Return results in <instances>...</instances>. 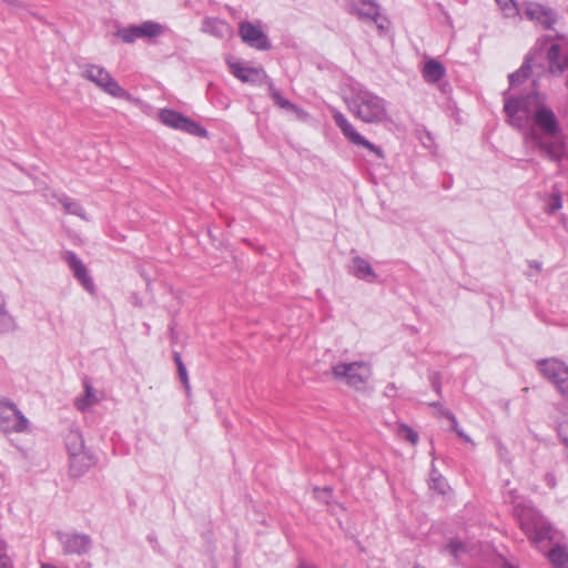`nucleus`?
I'll list each match as a JSON object with an SVG mask.
<instances>
[{"label": "nucleus", "instance_id": "nucleus-1", "mask_svg": "<svg viewBox=\"0 0 568 568\" xmlns=\"http://www.w3.org/2000/svg\"><path fill=\"white\" fill-rule=\"evenodd\" d=\"M531 71L530 59L527 58L519 70L509 74V91L504 93V110L510 125L523 131L525 140L542 150L552 160H559L564 154L561 141L545 142L537 132L538 128L545 135L555 138L559 132V122L554 111L547 105V97L537 91L525 95L510 93L520 85Z\"/></svg>", "mask_w": 568, "mask_h": 568}, {"label": "nucleus", "instance_id": "nucleus-2", "mask_svg": "<svg viewBox=\"0 0 568 568\" xmlns=\"http://www.w3.org/2000/svg\"><path fill=\"white\" fill-rule=\"evenodd\" d=\"M503 496L506 503L514 505V514L531 545L545 551L552 539V528L547 519L532 507L529 500L517 495L516 488L510 487L509 483L503 488Z\"/></svg>", "mask_w": 568, "mask_h": 568}, {"label": "nucleus", "instance_id": "nucleus-3", "mask_svg": "<svg viewBox=\"0 0 568 568\" xmlns=\"http://www.w3.org/2000/svg\"><path fill=\"white\" fill-rule=\"evenodd\" d=\"M344 101L348 111L364 123L390 121L387 101L359 83H351L344 89Z\"/></svg>", "mask_w": 568, "mask_h": 568}, {"label": "nucleus", "instance_id": "nucleus-4", "mask_svg": "<svg viewBox=\"0 0 568 568\" xmlns=\"http://www.w3.org/2000/svg\"><path fill=\"white\" fill-rule=\"evenodd\" d=\"M81 73L84 79L94 83L104 93L129 102L134 101V98L125 89H123L111 75V73L102 65L87 63L82 67Z\"/></svg>", "mask_w": 568, "mask_h": 568}, {"label": "nucleus", "instance_id": "nucleus-5", "mask_svg": "<svg viewBox=\"0 0 568 568\" xmlns=\"http://www.w3.org/2000/svg\"><path fill=\"white\" fill-rule=\"evenodd\" d=\"M333 375L351 387L362 388L372 376V366L364 361L338 363L333 366Z\"/></svg>", "mask_w": 568, "mask_h": 568}, {"label": "nucleus", "instance_id": "nucleus-6", "mask_svg": "<svg viewBox=\"0 0 568 568\" xmlns=\"http://www.w3.org/2000/svg\"><path fill=\"white\" fill-rule=\"evenodd\" d=\"M169 31V27L153 20H145L141 23L130 24L118 31V37L124 43H133L136 40L154 41L163 37Z\"/></svg>", "mask_w": 568, "mask_h": 568}, {"label": "nucleus", "instance_id": "nucleus-7", "mask_svg": "<svg viewBox=\"0 0 568 568\" xmlns=\"http://www.w3.org/2000/svg\"><path fill=\"white\" fill-rule=\"evenodd\" d=\"M0 429L6 434L29 433L30 423L13 403L0 402Z\"/></svg>", "mask_w": 568, "mask_h": 568}, {"label": "nucleus", "instance_id": "nucleus-8", "mask_svg": "<svg viewBox=\"0 0 568 568\" xmlns=\"http://www.w3.org/2000/svg\"><path fill=\"white\" fill-rule=\"evenodd\" d=\"M159 120L164 125L174 130H180L195 136L204 138L207 135V131L202 125L171 109L161 110L159 112Z\"/></svg>", "mask_w": 568, "mask_h": 568}, {"label": "nucleus", "instance_id": "nucleus-9", "mask_svg": "<svg viewBox=\"0 0 568 568\" xmlns=\"http://www.w3.org/2000/svg\"><path fill=\"white\" fill-rule=\"evenodd\" d=\"M539 372L549 379L568 398V367L556 358L544 359L538 363Z\"/></svg>", "mask_w": 568, "mask_h": 568}, {"label": "nucleus", "instance_id": "nucleus-10", "mask_svg": "<svg viewBox=\"0 0 568 568\" xmlns=\"http://www.w3.org/2000/svg\"><path fill=\"white\" fill-rule=\"evenodd\" d=\"M519 9L520 14L518 17L526 18L545 29H551L557 21L556 13L552 9L536 1H524L519 6Z\"/></svg>", "mask_w": 568, "mask_h": 568}, {"label": "nucleus", "instance_id": "nucleus-11", "mask_svg": "<svg viewBox=\"0 0 568 568\" xmlns=\"http://www.w3.org/2000/svg\"><path fill=\"white\" fill-rule=\"evenodd\" d=\"M333 119L346 140H348L354 145L367 149L368 151H371L372 153L376 154L379 158L383 156V151L381 150V148L373 144L367 139H365L359 132H357L355 126L351 123V121H348V119L342 112L334 110Z\"/></svg>", "mask_w": 568, "mask_h": 568}, {"label": "nucleus", "instance_id": "nucleus-12", "mask_svg": "<svg viewBox=\"0 0 568 568\" xmlns=\"http://www.w3.org/2000/svg\"><path fill=\"white\" fill-rule=\"evenodd\" d=\"M239 34L244 43L256 50L271 49V42L263 30L261 22L243 21L239 26Z\"/></svg>", "mask_w": 568, "mask_h": 568}, {"label": "nucleus", "instance_id": "nucleus-13", "mask_svg": "<svg viewBox=\"0 0 568 568\" xmlns=\"http://www.w3.org/2000/svg\"><path fill=\"white\" fill-rule=\"evenodd\" d=\"M230 72L244 83H260L266 78L262 68L251 67L246 62L236 60L232 57L226 59Z\"/></svg>", "mask_w": 568, "mask_h": 568}, {"label": "nucleus", "instance_id": "nucleus-14", "mask_svg": "<svg viewBox=\"0 0 568 568\" xmlns=\"http://www.w3.org/2000/svg\"><path fill=\"white\" fill-rule=\"evenodd\" d=\"M63 260L68 264L71 270L74 278L79 282V284L90 294H95V285L90 275L88 267L73 252H65L63 255Z\"/></svg>", "mask_w": 568, "mask_h": 568}, {"label": "nucleus", "instance_id": "nucleus-15", "mask_svg": "<svg viewBox=\"0 0 568 568\" xmlns=\"http://www.w3.org/2000/svg\"><path fill=\"white\" fill-rule=\"evenodd\" d=\"M59 539L65 554L83 555L91 548V540L87 535L77 532L61 534Z\"/></svg>", "mask_w": 568, "mask_h": 568}, {"label": "nucleus", "instance_id": "nucleus-16", "mask_svg": "<svg viewBox=\"0 0 568 568\" xmlns=\"http://www.w3.org/2000/svg\"><path fill=\"white\" fill-rule=\"evenodd\" d=\"M362 7L356 9V13L361 19L368 20L375 23L381 32L388 29V20L379 12L378 6L374 0H361Z\"/></svg>", "mask_w": 568, "mask_h": 568}, {"label": "nucleus", "instance_id": "nucleus-17", "mask_svg": "<svg viewBox=\"0 0 568 568\" xmlns=\"http://www.w3.org/2000/svg\"><path fill=\"white\" fill-rule=\"evenodd\" d=\"M69 460L72 476H81L88 469L97 465L98 457L92 450L85 448L79 453H73V455L69 457Z\"/></svg>", "mask_w": 568, "mask_h": 568}, {"label": "nucleus", "instance_id": "nucleus-18", "mask_svg": "<svg viewBox=\"0 0 568 568\" xmlns=\"http://www.w3.org/2000/svg\"><path fill=\"white\" fill-rule=\"evenodd\" d=\"M349 273L354 277L367 283H374L377 281V274L369 261L358 255L352 258Z\"/></svg>", "mask_w": 568, "mask_h": 568}, {"label": "nucleus", "instance_id": "nucleus-19", "mask_svg": "<svg viewBox=\"0 0 568 568\" xmlns=\"http://www.w3.org/2000/svg\"><path fill=\"white\" fill-rule=\"evenodd\" d=\"M201 30L217 39H231L233 37L232 27L224 20L217 18H205L202 22Z\"/></svg>", "mask_w": 568, "mask_h": 568}, {"label": "nucleus", "instance_id": "nucleus-20", "mask_svg": "<svg viewBox=\"0 0 568 568\" xmlns=\"http://www.w3.org/2000/svg\"><path fill=\"white\" fill-rule=\"evenodd\" d=\"M84 393L74 399V406L82 413L90 412L102 399L101 394L93 388L88 379L83 381Z\"/></svg>", "mask_w": 568, "mask_h": 568}, {"label": "nucleus", "instance_id": "nucleus-21", "mask_svg": "<svg viewBox=\"0 0 568 568\" xmlns=\"http://www.w3.org/2000/svg\"><path fill=\"white\" fill-rule=\"evenodd\" d=\"M420 72L426 83L434 84L445 77L446 68L438 60L430 58L425 61Z\"/></svg>", "mask_w": 568, "mask_h": 568}, {"label": "nucleus", "instance_id": "nucleus-22", "mask_svg": "<svg viewBox=\"0 0 568 568\" xmlns=\"http://www.w3.org/2000/svg\"><path fill=\"white\" fill-rule=\"evenodd\" d=\"M447 551L457 560L463 561L464 556L469 554L476 556L479 554L476 546L469 544H463L458 540H452L447 546Z\"/></svg>", "mask_w": 568, "mask_h": 568}, {"label": "nucleus", "instance_id": "nucleus-23", "mask_svg": "<svg viewBox=\"0 0 568 568\" xmlns=\"http://www.w3.org/2000/svg\"><path fill=\"white\" fill-rule=\"evenodd\" d=\"M547 557L554 568H568V547L556 545L548 552Z\"/></svg>", "mask_w": 568, "mask_h": 568}, {"label": "nucleus", "instance_id": "nucleus-24", "mask_svg": "<svg viewBox=\"0 0 568 568\" xmlns=\"http://www.w3.org/2000/svg\"><path fill=\"white\" fill-rule=\"evenodd\" d=\"M547 59L549 61V71L554 74H560L566 69L565 61L560 62V45L554 43L547 50Z\"/></svg>", "mask_w": 568, "mask_h": 568}, {"label": "nucleus", "instance_id": "nucleus-25", "mask_svg": "<svg viewBox=\"0 0 568 568\" xmlns=\"http://www.w3.org/2000/svg\"><path fill=\"white\" fill-rule=\"evenodd\" d=\"M65 446L69 454V457L73 455V453H79L85 449L84 440L82 434L79 430H71L65 438Z\"/></svg>", "mask_w": 568, "mask_h": 568}, {"label": "nucleus", "instance_id": "nucleus-26", "mask_svg": "<svg viewBox=\"0 0 568 568\" xmlns=\"http://www.w3.org/2000/svg\"><path fill=\"white\" fill-rule=\"evenodd\" d=\"M429 487L440 495H445L449 489L446 479L435 468L430 471Z\"/></svg>", "mask_w": 568, "mask_h": 568}, {"label": "nucleus", "instance_id": "nucleus-27", "mask_svg": "<svg viewBox=\"0 0 568 568\" xmlns=\"http://www.w3.org/2000/svg\"><path fill=\"white\" fill-rule=\"evenodd\" d=\"M271 95L274 100V102L286 110L293 111L297 114L298 118H303L305 115V112L301 110L295 104L291 103L288 100L284 99L278 91H276L274 88L271 87Z\"/></svg>", "mask_w": 568, "mask_h": 568}, {"label": "nucleus", "instance_id": "nucleus-28", "mask_svg": "<svg viewBox=\"0 0 568 568\" xmlns=\"http://www.w3.org/2000/svg\"><path fill=\"white\" fill-rule=\"evenodd\" d=\"M16 321L6 310V304L0 305V333H10L16 329Z\"/></svg>", "mask_w": 568, "mask_h": 568}, {"label": "nucleus", "instance_id": "nucleus-29", "mask_svg": "<svg viewBox=\"0 0 568 568\" xmlns=\"http://www.w3.org/2000/svg\"><path fill=\"white\" fill-rule=\"evenodd\" d=\"M506 18H514L520 14L519 4L515 0H495Z\"/></svg>", "mask_w": 568, "mask_h": 568}, {"label": "nucleus", "instance_id": "nucleus-30", "mask_svg": "<svg viewBox=\"0 0 568 568\" xmlns=\"http://www.w3.org/2000/svg\"><path fill=\"white\" fill-rule=\"evenodd\" d=\"M63 209L70 213V214H74L77 216H80L82 219H87L85 217V213H84V209L81 206V204L68 196H64L60 200Z\"/></svg>", "mask_w": 568, "mask_h": 568}, {"label": "nucleus", "instance_id": "nucleus-31", "mask_svg": "<svg viewBox=\"0 0 568 568\" xmlns=\"http://www.w3.org/2000/svg\"><path fill=\"white\" fill-rule=\"evenodd\" d=\"M440 413L450 420L453 429L462 439H464L467 443L471 442L469 436L462 428L458 427L456 417L450 412L442 409Z\"/></svg>", "mask_w": 568, "mask_h": 568}, {"label": "nucleus", "instance_id": "nucleus-32", "mask_svg": "<svg viewBox=\"0 0 568 568\" xmlns=\"http://www.w3.org/2000/svg\"><path fill=\"white\" fill-rule=\"evenodd\" d=\"M556 428L560 442L568 448V419L558 422Z\"/></svg>", "mask_w": 568, "mask_h": 568}, {"label": "nucleus", "instance_id": "nucleus-33", "mask_svg": "<svg viewBox=\"0 0 568 568\" xmlns=\"http://www.w3.org/2000/svg\"><path fill=\"white\" fill-rule=\"evenodd\" d=\"M400 435L408 439L413 445L417 444L418 435L408 426H400Z\"/></svg>", "mask_w": 568, "mask_h": 568}, {"label": "nucleus", "instance_id": "nucleus-34", "mask_svg": "<svg viewBox=\"0 0 568 568\" xmlns=\"http://www.w3.org/2000/svg\"><path fill=\"white\" fill-rule=\"evenodd\" d=\"M314 495L318 500L328 504V500L331 497V488H328V487L315 488Z\"/></svg>", "mask_w": 568, "mask_h": 568}, {"label": "nucleus", "instance_id": "nucleus-35", "mask_svg": "<svg viewBox=\"0 0 568 568\" xmlns=\"http://www.w3.org/2000/svg\"><path fill=\"white\" fill-rule=\"evenodd\" d=\"M176 364H178V371H179V375H180L181 381L183 382L185 387H189V379H187L186 368L184 367V365H183L182 361L180 359L179 355H176Z\"/></svg>", "mask_w": 568, "mask_h": 568}, {"label": "nucleus", "instance_id": "nucleus-36", "mask_svg": "<svg viewBox=\"0 0 568 568\" xmlns=\"http://www.w3.org/2000/svg\"><path fill=\"white\" fill-rule=\"evenodd\" d=\"M545 483L546 485L549 487V488H555L556 487V484H557V480H556V477L554 474H546L545 475Z\"/></svg>", "mask_w": 568, "mask_h": 568}, {"label": "nucleus", "instance_id": "nucleus-37", "mask_svg": "<svg viewBox=\"0 0 568 568\" xmlns=\"http://www.w3.org/2000/svg\"><path fill=\"white\" fill-rule=\"evenodd\" d=\"M0 568H8L7 559L1 556H0Z\"/></svg>", "mask_w": 568, "mask_h": 568}, {"label": "nucleus", "instance_id": "nucleus-38", "mask_svg": "<svg viewBox=\"0 0 568 568\" xmlns=\"http://www.w3.org/2000/svg\"><path fill=\"white\" fill-rule=\"evenodd\" d=\"M561 207V202L559 199H556V201L554 202V209H560Z\"/></svg>", "mask_w": 568, "mask_h": 568}, {"label": "nucleus", "instance_id": "nucleus-39", "mask_svg": "<svg viewBox=\"0 0 568 568\" xmlns=\"http://www.w3.org/2000/svg\"><path fill=\"white\" fill-rule=\"evenodd\" d=\"M395 389L394 385H388L386 387V393L389 394L390 392H393Z\"/></svg>", "mask_w": 568, "mask_h": 568}, {"label": "nucleus", "instance_id": "nucleus-40", "mask_svg": "<svg viewBox=\"0 0 568 568\" xmlns=\"http://www.w3.org/2000/svg\"><path fill=\"white\" fill-rule=\"evenodd\" d=\"M1 304H6V301L3 294L0 292V305Z\"/></svg>", "mask_w": 568, "mask_h": 568}, {"label": "nucleus", "instance_id": "nucleus-41", "mask_svg": "<svg viewBox=\"0 0 568 568\" xmlns=\"http://www.w3.org/2000/svg\"><path fill=\"white\" fill-rule=\"evenodd\" d=\"M503 568H516V567H514L513 565H510V564H508V562H505V564L503 565Z\"/></svg>", "mask_w": 568, "mask_h": 568}, {"label": "nucleus", "instance_id": "nucleus-42", "mask_svg": "<svg viewBox=\"0 0 568 568\" xmlns=\"http://www.w3.org/2000/svg\"><path fill=\"white\" fill-rule=\"evenodd\" d=\"M565 67L568 69V54L565 57Z\"/></svg>", "mask_w": 568, "mask_h": 568}, {"label": "nucleus", "instance_id": "nucleus-43", "mask_svg": "<svg viewBox=\"0 0 568 568\" xmlns=\"http://www.w3.org/2000/svg\"><path fill=\"white\" fill-rule=\"evenodd\" d=\"M567 87H568V80H567Z\"/></svg>", "mask_w": 568, "mask_h": 568}]
</instances>
